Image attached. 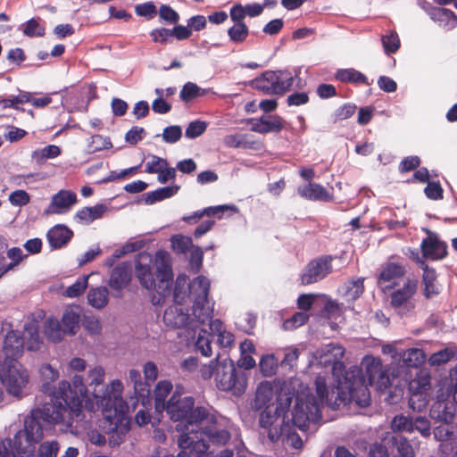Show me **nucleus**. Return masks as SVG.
<instances>
[{
  "label": "nucleus",
  "instance_id": "nucleus-1",
  "mask_svg": "<svg viewBox=\"0 0 457 457\" xmlns=\"http://www.w3.org/2000/svg\"><path fill=\"white\" fill-rule=\"evenodd\" d=\"M104 375V368L96 366L88 371L86 378L87 386L81 376L75 375L72 378V384L62 380L59 383L58 388L48 382L43 383L42 392L49 397V401L44 403L57 404L54 401V397L60 403V406L65 410L63 419L58 423L71 424L74 420H82V403L87 398V386H94L92 394L103 409L104 420L101 427L104 433L110 435L109 444L113 447L123 442L124 436L129 430V420L127 417L129 406L120 395L122 384L120 380L112 382V392L96 390V386H103Z\"/></svg>",
  "mask_w": 457,
  "mask_h": 457
},
{
  "label": "nucleus",
  "instance_id": "nucleus-2",
  "mask_svg": "<svg viewBox=\"0 0 457 457\" xmlns=\"http://www.w3.org/2000/svg\"><path fill=\"white\" fill-rule=\"evenodd\" d=\"M135 275L140 285L153 290L152 303L162 305L172 293L173 271L170 254L163 250L155 253L154 259L149 253H140L135 260ZM188 278L185 274L177 277L173 289L174 303L184 304L190 295Z\"/></svg>",
  "mask_w": 457,
  "mask_h": 457
},
{
  "label": "nucleus",
  "instance_id": "nucleus-3",
  "mask_svg": "<svg viewBox=\"0 0 457 457\" xmlns=\"http://www.w3.org/2000/svg\"><path fill=\"white\" fill-rule=\"evenodd\" d=\"M345 349L337 344H328L316 351V358L323 366H331L332 374L337 378V397L330 404V408L337 410L340 405H346L354 402L360 407L370 404V394L365 378L361 376V370L353 368L345 371L341 359Z\"/></svg>",
  "mask_w": 457,
  "mask_h": 457
},
{
  "label": "nucleus",
  "instance_id": "nucleus-4",
  "mask_svg": "<svg viewBox=\"0 0 457 457\" xmlns=\"http://www.w3.org/2000/svg\"><path fill=\"white\" fill-rule=\"evenodd\" d=\"M43 403L41 408L34 409L24 420V428L17 431L13 439L4 438L0 441V457H16L12 450L20 457H33L35 445L44 436V429H47L62 420L63 411L60 403Z\"/></svg>",
  "mask_w": 457,
  "mask_h": 457
},
{
  "label": "nucleus",
  "instance_id": "nucleus-5",
  "mask_svg": "<svg viewBox=\"0 0 457 457\" xmlns=\"http://www.w3.org/2000/svg\"><path fill=\"white\" fill-rule=\"evenodd\" d=\"M189 290L193 296L192 315L187 308L179 303L168 307L163 313V321L168 327L185 328L188 334L195 333L200 325L205 324L213 315V307L208 301L210 280L198 276L192 280Z\"/></svg>",
  "mask_w": 457,
  "mask_h": 457
},
{
  "label": "nucleus",
  "instance_id": "nucleus-6",
  "mask_svg": "<svg viewBox=\"0 0 457 457\" xmlns=\"http://www.w3.org/2000/svg\"><path fill=\"white\" fill-rule=\"evenodd\" d=\"M291 397L279 398L278 405L272 412L270 409L262 411L259 417V425L262 429V435H267L268 439L274 443L282 438L284 444L300 449L303 446V440L295 433V427L289 422H286V414L291 405Z\"/></svg>",
  "mask_w": 457,
  "mask_h": 457
},
{
  "label": "nucleus",
  "instance_id": "nucleus-7",
  "mask_svg": "<svg viewBox=\"0 0 457 457\" xmlns=\"http://www.w3.org/2000/svg\"><path fill=\"white\" fill-rule=\"evenodd\" d=\"M317 396L312 394H298L292 411V423L299 429L305 431L311 424L317 425L321 420L320 407L332 401L328 399L327 381L324 376L318 375L314 381Z\"/></svg>",
  "mask_w": 457,
  "mask_h": 457
},
{
  "label": "nucleus",
  "instance_id": "nucleus-8",
  "mask_svg": "<svg viewBox=\"0 0 457 457\" xmlns=\"http://www.w3.org/2000/svg\"><path fill=\"white\" fill-rule=\"evenodd\" d=\"M204 379L214 377L216 386L220 391H234L235 395H241L246 387V379L243 373H238L233 361L228 356L217 355L209 364L204 365L201 370Z\"/></svg>",
  "mask_w": 457,
  "mask_h": 457
},
{
  "label": "nucleus",
  "instance_id": "nucleus-9",
  "mask_svg": "<svg viewBox=\"0 0 457 457\" xmlns=\"http://www.w3.org/2000/svg\"><path fill=\"white\" fill-rule=\"evenodd\" d=\"M194 406L195 399L192 396H182L174 392L167 401L164 411L171 420L184 421L186 428L193 431L194 427H198L204 418L208 417V410L205 407Z\"/></svg>",
  "mask_w": 457,
  "mask_h": 457
},
{
  "label": "nucleus",
  "instance_id": "nucleus-10",
  "mask_svg": "<svg viewBox=\"0 0 457 457\" xmlns=\"http://www.w3.org/2000/svg\"><path fill=\"white\" fill-rule=\"evenodd\" d=\"M0 381L10 395L20 399L26 395L29 374L18 360H4L0 363Z\"/></svg>",
  "mask_w": 457,
  "mask_h": 457
},
{
  "label": "nucleus",
  "instance_id": "nucleus-11",
  "mask_svg": "<svg viewBox=\"0 0 457 457\" xmlns=\"http://www.w3.org/2000/svg\"><path fill=\"white\" fill-rule=\"evenodd\" d=\"M364 371L361 369V376L365 378L366 383L370 386L377 385L378 389L383 391L393 386L395 376L390 378L386 370H384L379 359L366 357L363 361ZM394 375V372H392Z\"/></svg>",
  "mask_w": 457,
  "mask_h": 457
},
{
  "label": "nucleus",
  "instance_id": "nucleus-12",
  "mask_svg": "<svg viewBox=\"0 0 457 457\" xmlns=\"http://www.w3.org/2000/svg\"><path fill=\"white\" fill-rule=\"evenodd\" d=\"M332 255H322L310 261L301 274V283L304 286L317 283L332 272Z\"/></svg>",
  "mask_w": 457,
  "mask_h": 457
},
{
  "label": "nucleus",
  "instance_id": "nucleus-13",
  "mask_svg": "<svg viewBox=\"0 0 457 457\" xmlns=\"http://www.w3.org/2000/svg\"><path fill=\"white\" fill-rule=\"evenodd\" d=\"M199 434L204 437L206 445H224L230 440V433L213 415L208 412V417L200 425ZM209 447V445H207Z\"/></svg>",
  "mask_w": 457,
  "mask_h": 457
},
{
  "label": "nucleus",
  "instance_id": "nucleus-14",
  "mask_svg": "<svg viewBox=\"0 0 457 457\" xmlns=\"http://www.w3.org/2000/svg\"><path fill=\"white\" fill-rule=\"evenodd\" d=\"M430 388L428 377H421L409 383V407L414 411H421L428 403V391Z\"/></svg>",
  "mask_w": 457,
  "mask_h": 457
},
{
  "label": "nucleus",
  "instance_id": "nucleus-15",
  "mask_svg": "<svg viewBox=\"0 0 457 457\" xmlns=\"http://www.w3.org/2000/svg\"><path fill=\"white\" fill-rule=\"evenodd\" d=\"M417 283L408 280L402 288L391 295V305L398 310L401 315L411 312L415 307L411 298L416 293Z\"/></svg>",
  "mask_w": 457,
  "mask_h": 457
},
{
  "label": "nucleus",
  "instance_id": "nucleus-16",
  "mask_svg": "<svg viewBox=\"0 0 457 457\" xmlns=\"http://www.w3.org/2000/svg\"><path fill=\"white\" fill-rule=\"evenodd\" d=\"M176 429L182 431L178 438V445L182 450L190 449L198 453H205L208 450V446L204 443V437L198 433L200 432V425L194 427V430L190 431L186 428L185 425L181 427L180 424H178Z\"/></svg>",
  "mask_w": 457,
  "mask_h": 457
},
{
  "label": "nucleus",
  "instance_id": "nucleus-17",
  "mask_svg": "<svg viewBox=\"0 0 457 457\" xmlns=\"http://www.w3.org/2000/svg\"><path fill=\"white\" fill-rule=\"evenodd\" d=\"M77 203V195L71 191L62 189L54 194L46 209V214H64L69 212Z\"/></svg>",
  "mask_w": 457,
  "mask_h": 457
},
{
  "label": "nucleus",
  "instance_id": "nucleus-18",
  "mask_svg": "<svg viewBox=\"0 0 457 457\" xmlns=\"http://www.w3.org/2000/svg\"><path fill=\"white\" fill-rule=\"evenodd\" d=\"M281 397L286 398L288 396L286 395H279L277 398L276 403L270 405V403L273 398V387L268 381L262 382L257 386L255 396L253 402V408H254L255 410H261L264 408L262 411L270 409L272 412H274L278 405V399Z\"/></svg>",
  "mask_w": 457,
  "mask_h": 457
},
{
  "label": "nucleus",
  "instance_id": "nucleus-19",
  "mask_svg": "<svg viewBox=\"0 0 457 457\" xmlns=\"http://www.w3.org/2000/svg\"><path fill=\"white\" fill-rule=\"evenodd\" d=\"M420 247L423 256L432 260L443 259L447 255V245L432 232L422 240Z\"/></svg>",
  "mask_w": 457,
  "mask_h": 457
},
{
  "label": "nucleus",
  "instance_id": "nucleus-20",
  "mask_svg": "<svg viewBox=\"0 0 457 457\" xmlns=\"http://www.w3.org/2000/svg\"><path fill=\"white\" fill-rule=\"evenodd\" d=\"M131 278V264L126 262H120L112 270L109 286L112 290L120 292L129 284Z\"/></svg>",
  "mask_w": 457,
  "mask_h": 457
},
{
  "label": "nucleus",
  "instance_id": "nucleus-21",
  "mask_svg": "<svg viewBox=\"0 0 457 457\" xmlns=\"http://www.w3.org/2000/svg\"><path fill=\"white\" fill-rule=\"evenodd\" d=\"M24 339L17 330L9 331L4 340V360H17L23 353Z\"/></svg>",
  "mask_w": 457,
  "mask_h": 457
},
{
  "label": "nucleus",
  "instance_id": "nucleus-22",
  "mask_svg": "<svg viewBox=\"0 0 457 457\" xmlns=\"http://www.w3.org/2000/svg\"><path fill=\"white\" fill-rule=\"evenodd\" d=\"M454 413V403L441 398L440 395H437V399L431 405L429 411L431 419L445 423H450L453 420Z\"/></svg>",
  "mask_w": 457,
  "mask_h": 457
},
{
  "label": "nucleus",
  "instance_id": "nucleus-23",
  "mask_svg": "<svg viewBox=\"0 0 457 457\" xmlns=\"http://www.w3.org/2000/svg\"><path fill=\"white\" fill-rule=\"evenodd\" d=\"M299 68L295 70V74L288 70L274 71V86L276 87L277 95L282 96L286 92L289 91L293 86L295 79L296 78L298 79V82L296 84L297 87H302V79L299 78Z\"/></svg>",
  "mask_w": 457,
  "mask_h": 457
},
{
  "label": "nucleus",
  "instance_id": "nucleus-24",
  "mask_svg": "<svg viewBox=\"0 0 457 457\" xmlns=\"http://www.w3.org/2000/svg\"><path fill=\"white\" fill-rule=\"evenodd\" d=\"M284 123L283 119L278 115H262L253 122L251 130L260 134L278 133L284 129Z\"/></svg>",
  "mask_w": 457,
  "mask_h": 457
},
{
  "label": "nucleus",
  "instance_id": "nucleus-25",
  "mask_svg": "<svg viewBox=\"0 0 457 457\" xmlns=\"http://www.w3.org/2000/svg\"><path fill=\"white\" fill-rule=\"evenodd\" d=\"M73 232L65 225L58 224L50 228L46 234L49 245L53 249H59L66 245L72 238Z\"/></svg>",
  "mask_w": 457,
  "mask_h": 457
},
{
  "label": "nucleus",
  "instance_id": "nucleus-26",
  "mask_svg": "<svg viewBox=\"0 0 457 457\" xmlns=\"http://www.w3.org/2000/svg\"><path fill=\"white\" fill-rule=\"evenodd\" d=\"M299 195L311 201L329 202L333 199L327 189L320 184L310 182L307 185L300 186L297 188Z\"/></svg>",
  "mask_w": 457,
  "mask_h": 457
},
{
  "label": "nucleus",
  "instance_id": "nucleus-27",
  "mask_svg": "<svg viewBox=\"0 0 457 457\" xmlns=\"http://www.w3.org/2000/svg\"><path fill=\"white\" fill-rule=\"evenodd\" d=\"M24 347L28 351L36 352L38 351L42 345L43 340L39 336V326L37 321H29L24 325Z\"/></svg>",
  "mask_w": 457,
  "mask_h": 457
},
{
  "label": "nucleus",
  "instance_id": "nucleus-28",
  "mask_svg": "<svg viewBox=\"0 0 457 457\" xmlns=\"http://www.w3.org/2000/svg\"><path fill=\"white\" fill-rule=\"evenodd\" d=\"M429 17L445 30H452L457 26V15L450 9L436 6Z\"/></svg>",
  "mask_w": 457,
  "mask_h": 457
},
{
  "label": "nucleus",
  "instance_id": "nucleus-29",
  "mask_svg": "<svg viewBox=\"0 0 457 457\" xmlns=\"http://www.w3.org/2000/svg\"><path fill=\"white\" fill-rule=\"evenodd\" d=\"M106 211L107 206L104 204H97L92 207H84L76 212L75 220L78 222L88 225L94 220L101 219Z\"/></svg>",
  "mask_w": 457,
  "mask_h": 457
},
{
  "label": "nucleus",
  "instance_id": "nucleus-30",
  "mask_svg": "<svg viewBox=\"0 0 457 457\" xmlns=\"http://www.w3.org/2000/svg\"><path fill=\"white\" fill-rule=\"evenodd\" d=\"M274 71H266L251 81V86L264 94L277 95L274 86Z\"/></svg>",
  "mask_w": 457,
  "mask_h": 457
},
{
  "label": "nucleus",
  "instance_id": "nucleus-31",
  "mask_svg": "<svg viewBox=\"0 0 457 457\" xmlns=\"http://www.w3.org/2000/svg\"><path fill=\"white\" fill-rule=\"evenodd\" d=\"M335 78L345 83L363 84L366 86H370L372 83V81H369L363 73L353 68L338 70L335 74Z\"/></svg>",
  "mask_w": 457,
  "mask_h": 457
},
{
  "label": "nucleus",
  "instance_id": "nucleus-32",
  "mask_svg": "<svg viewBox=\"0 0 457 457\" xmlns=\"http://www.w3.org/2000/svg\"><path fill=\"white\" fill-rule=\"evenodd\" d=\"M172 384L169 380H161L157 383L154 390V409L157 412H162L167 404L166 397L172 390Z\"/></svg>",
  "mask_w": 457,
  "mask_h": 457
},
{
  "label": "nucleus",
  "instance_id": "nucleus-33",
  "mask_svg": "<svg viewBox=\"0 0 457 457\" xmlns=\"http://www.w3.org/2000/svg\"><path fill=\"white\" fill-rule=\"evenodd\" d=\"M421 269L423 270L424 295L426 298H432L439 294L438 287L435 284L436 278V270L429 268L424 262H421Z\"/></svg>",
  "mask_w": 457,
  "mask_h": 457
},
{
  "label": "nucleus",
  "instance_id": "nucleus-34",
  "mask_svg": "<svg viewBox=\"0 0 457 457\" xmlns=\"http://www.w3.org/2000/svg\"><path fill=\"white\" fill-rule=\"evenodd\" d=\"M363 290V278H359L345 283L339 291L347 301H354L362 295Z\"/></svg>",
  "mask_w": 457,
  "mask_h": 457
},
{
  "label": "nucleus",
  "instance_id": "nucleus-35",
  "mask_svg": "<svg viewBox=\"0 0 457 457\" xmlns=\"http://www.w3.org/2000/svg\"><path fill=\"white\" fill-rule=\"evenodd\" d=\"M109 300V292L105 287L91 288L87 293L88 303L96 309L105 307Z\"/></svg>",
  "mask_w": 457,
  "mask_h": 457
},
{
  "label": "nucleus",
  "instance_id": "nucleus-36",
  "mask_svg": "<svg viewBox=\"0 0 457 457\" xmlns=\"http://www.w3.org/2000/svg\"><path fill=\"white\" fill-rule=\"evenodd\" d=\"M179 190V187L177 185L157 188L156 190L146 194L145 202L146 204H153L156 202L162 201L175 195Z\"/></svg>",
  "mask_w": 457,
  "mask_h": 457
},
{
  "label": "nucleus",
  "instance_id": "nucleus-37",
  "mask_svg": "<svg viewBox=\"0 0 457 457\" xmlns=\"http://www.w3.org/2000/svg\"><path fill=\"white\" fill-rule=\"evenodd\" d=\"M44 333L46 338L54 343L60 342L65 334L60 321L55 318L46 320Z\"/></svg>",
  "mask_w": 457,
  "mask_h": 457
},
{
  "label": "nucleus",
  "instance_id": "nucleus-38",
  "mask_svg": "<svg viewBox=\"0 0 457 457\" xmlns=\"http://www.w3.org/2000/svg\"><path fill=\"white\" fill-rule=\"evenodd\" d=\"M401 359L406 367L418 368L425 362L426 354L421 349L410 348L403 352Z\"/></svg>",
  "mask_w": 457,
  "mask_h": 457
},
{
  "label": "nucleus",
  "instance_id": "nucleus-39",
  "mask_svg": "<svg viewBox=\"0 0 457 457\" xmlns=\"http://www.w3.org/2000/svg\"><path fill=\"white\" fill-rule=\"evenodd\" d=\"M80 316L72 309L66 310L62 317L61 325L65 334L75 335L79 328Z\"/></svg>",
  "mask_w": 457,
  "mask_h": 457
},
{
  "label": "nucleus",
  "instance_id": "nucleus-40",
  "mask_svg": "<svg viewBox=\"0 0 457 457\" xmlns=\"http://www.w3.org/2000/svg\"><path fill=\"white\" fill-rule=\"evenodd\" d=\"M388 442L395 446L401 457H414L413 447L406 437L395 435L389 437Z\"/></svg>",
  "mask_w": 457,
  "mask_h": 457
},
{
  "label": "nucleus",
  "instance_id": "nucleus-41",
  "mask_svg": "<svg viewBox=\"0 0 457 457\" xmlns=\"http://www.w3.org/2000/svg\"><path fill=\"white\" fill-rule=\"evenodd\" d=\"M61 154V148L55 145H49L43 148L37 149L32 153V160L37 164H42L47 159L56 158Z\"/></svg>",
  "mask_w": 457,
  "mask_h": 457
},
{
  "label": "nucleus",
  "instance_id": "nucleus-42",
  "mask_svg": "<svg viewBox=\"0 0 457 457\" xmlns=\"http://www.w3.org/2000/svg\"><path fill=\"white\" fill-rule=\"evenodd\" d=\"M212 340V336L206 329H200L197 339L195 341V349L197 352L201 353L204 356H211L212 354V347L211 343Z\"/></svg>",
  "mask_w": 457,
  "mask_h": 457
},
{
  "label": "nucleus",
  "instance_id": "nucleus-43",
  "mask_svg": "<svg viewBox=\"0 0 457 457\" xmlns=\"http://www.w3.org/2000/svg\"><path fill=\"white\" fill-rule=\"evenodd\" d=\"M129 381L133 384L135 394L138 396L144 397L148 395L150 389L147 383L142 381L141 373L139 370L131 369L129 372Z\"/></svg>",
  "mask_w": 457,
  "mask_h": 457
},
{
  "label": "nucleus",
  "instance_id": "nucleus-44",
  "mask_svg": "<svg viewBox=\"0 0 457 457\" xmlns=\"http://www.w3.org/2000/svg\"><path fill=\"white\" fill-rule=\"evenodd\" d=\"M391 428L394 432H413V418L403 414L396 415L391 421Z\"/></svg>",
  "mask_w": 457,
  "mask_h": 457
},
{
  "label": "nucleus",
  "instance_id": "nucleus-45",
  "mask_svg": "<svg viewBox=\"0 0 457 457\" xmlns=\"http://www.w3.org/2000/svg\"><path fill=\"white\" fill-rule=\"evenodd\" d=\"M206 90L198 87L195 83L187 82L179 93V97L183 102H189L197 96L205 95Z\"/></svg>",
  "mask_w": 457,
  "mask_h": 457
},
{
  "label": "nucleus",
  "instance_id": "nucleus-46",
  "mask_svg": "<svg viewBox=\"0 0 457 457\" xmlns=\"http://www.w3.org/2000/svg\"><path fill=\"white\" fill-rule=\"evenodd\" d=\"M249 35V29L245 23H235L228 29V36L231 42L243 43Z\"/></svg>",
  "mask_w": 457,
  "mask_h": 457
},
{
  "label": "nucleus",
  "instance_id": "nucleus-47",
  "mask_svg": "<svg viewBox=\"0 0 457 457\" xmlns=\"http://www.w3.org/2000/svg\"><path fill=\"white\" fill-rule=\"evenodd\" d=\"M404 268L397 263L387 264L379 274V281L389 282L394 278H400L404 274Z\"/></svg>",
  "mask_w": 457,
  "mask_h": 457
},
{
  "label": "nucleus",
  "instance_id": "nucleus-48",
  "mask_svg": "<svg viewBox=\"0 0 457 457\" xmlns=\"http://www.w3.org/2000/svg\"><path fill=\"white\" fill-rule=\"evenodd\" d=\"M22 33L29 37H43L45 27L39 23V19L32 18L21 25Z\"/></svg>",
  "mask_w": 457,
  "mask_h": 457
},
{
  "label": "nucleus",
  "instance_id": "nucleus-49",
  "mask_svg": "<svg viewBox=\"0 0 457 457\" xmlns=\"http://www.w3.org/2000/svg\"><path fill=\"white\" fill-rule=\"evenodd\" d=\"M259 367L264 377H271L277 372L278 360L273 354L264 355L260 361Z\"/></svg>",
  "mask_w": 457,
  "mask_h": 457
},
{
  "label": "nucleus",
  "instance_id": "nucleus-50",
  "mask_svg": "<svg viewBox=\"0 0 457 457\" xmlns=\"http://www.w3.org/2000/svg\"><path fill=\"white\" fill-rule=\"evenodd\" d=\"M456 353V348H444L442 350L437 351L436 353H434L429 358V362L431 365H441L446 363L447 361L454 358Z\"/></svg>",
  "mask_w": 457,
  "mask_h": 457
},
{
  "label": "nucleus",
  "instance_id": "nucleus-51",
  "mask_svg": "<svg viewBox=\"0 0 457 457\" xmlns=\"http://www.w3.org/2000/svg\"><path fill=\"white\" fill-rule=\"evenodd\" d=\"M31 101V95L28 92H21L16 96H12L10 98H1L0 104L3 108H13L18 110L19 104L29 103Z\"/></svg>",
  "mask_w": 457,
  "mask_h": 457
},
{
  "label": "nucleus",
  "instance_id": "nucleus-52",
  "mask_svg": "<svg viewBox=\"0 0 457 457\" xmlns=\"http://www.w3.org/2000/svg\"><path fill=\"white\" fill-rule=\"evenodd\" d=\"M6 256L11 260L10 262L5 261V266L9 271L13 270L26 257L20 247H12L7 250Z\"/></svg>",
  "mask_w": 457,
  "mask_h": 457
},
{
  "label": "nucleus",
  "instance_id": "nucleus-53",
  "mask_svg": "<svg viewBox=\"0 0 457 457\" xmlns=\"http://www.w3.org/2000/svg\"><path fill=\"white\" fill-rule=\"evenodd\" d=\"M433 435L436 441H452L454 438V430L453 428L449 425V423L444 422L443 424L434 428Z\"/></svg>",
  "mask_w": 457,
  "mask_h": 457
},
{
  "label": "nucleus",
  "instance_id": "nucleus-54",
  "mask_svg": "<svg viewBox=\"0 0 457 457\" xmlns=\"http://www.w3.org/2000/svg\"><path fill=\"white\" fill-rule=\"evenodd\" d=\"M308 320L309 315L306 314L305 312H295L294 315H292L290 318L287 319L283 322L282 327L285 330H293L304 325L308 321Z\"/></svg>",
  "mask_w": 457,
  "mask_h": 457
},
{
  "label": "nucleus",
  "instance_id": "nucleus-55",
  "mask_svg": "<svg viewBox=\"0 0 457 457\" xmlns=\"http://www.w3.org/2000/svg\"><path fill=\"white\" fill-rule=\"evenodd\" d=\"M58 452L59 444L57 441H45L39 445L36 457H56Z\"/></svg>",
  "mask_w": 457,
  "mask_h": 457
},
{
  "label": "nucleus",
  "instance_id": "nucleus-56",
  "mask_svg": "<svg viewBox=\"0 0 457 457\" xmlns=\"http://www.w3.org/2000/svg\"><path fill=\"white\" fill-rule=\"evenodd\" d=\"M87 276L79 278L75 283L66 288L64 295L74 298L82 295L87 287Z\"/></svg>",
  "mask_w": 457,
  "mask_h": 457
},
{
  "label": "nucleus",
  "instance_id": "nucleus-57",
  "mask_svg": "<svg viewBox=\"0 0 457 457\" xmlns=\"http://www.w3.org/2000/svg\"><path fill=\"white\" fill-rule=\"evenodd\" d=\"M381 41L386 54H395L400 47V39L396 32L382 36Z\"/></svg>",
  "mask_w": 457,
  "mask_h": 457
},
{
  "label": "nucleus",
  "instance_id": "nucleus-58",
  "mask_svg": "<svg viewBox=\"0 0 457 457\" xmlns=\"http://www.w3.org/2000/svg\"><path fill=\"white\" fill-rule=\"evenodd\" d=\"M256 325V316L253 313H245L236 321L237 328L246 334H252Z\"/></svg>",
  "mask_w": 457,
  "mask_h": 457
},
{
  "label": "nucleus",
  "instance_id": "nucleus-59",
  "mask_svg": "<svg viewBox=\"0 0 457 457\" xmlns=\"http://www.w3.org/2000/svg\"><path fill=\"white\" fill-rule=\"evenodd\" d=\"M171 245L178 253H186L192 246V240L189 237L175 235L171 237Z\"/></svg>",
  "mask_w": 457,
  "mask_h": 457
},
{
  "label": "nucleus",
  "instance_id": "nucleus-60",
  "mask_svg": "<svg viewBox=\"0 0 457 457\" xmlns=\"http://www.w3.org/2000/svg\"><path fill=\"white\" fill-rule=\"evenodd\" d=\"M182 137V129L179 125H171L164 128L162 137L167 144H175Z\"/></svg>",
  "mask_w": 457,
  "mask_h": 457
},
{
  "label": "nucleus",
  "instance_id": "nucleus-61",
  "mask_svg": "<svg viewBox=\"0 0 457 457\" xmlns=\"http://www.w3.org/2000/svg\"><path fill=\"white\" fill-rule=\"evenodd\" d=\"M206 129H207V123L205 121L194 120V121H191L187 125V127L186 129L185 136H186V137L190 138V139L196 138L199 136H201L203 133H204Z\"/></svg>",
  "mask_w": 457,
  "mask_h": 457
},
{
  "label": "nucleus",
  "instance_id": "nucleus-62",
  "mask_svg": "<svg viewBox=\"0 0 457 457\" xmlns=\"http://www.w3.org/2000/svg\"><path fill=\"white\" fill-rule=\"evenodd\" d=\"M159 16L169 24H176L179 21V13L167 4H162L160 6Z\"/></svg>",
  "mask_w": 457,
  "mask_h": 457
},
{
  "label": "nucleus",
  "instance_id": "nucleus-63",
  "mask_svg": "<svg viewBox=\"0 0 457 457\" xmlns=\"http://www.w3.org/2000/svg\"><path fill=\"white\" fill-rule=\"evenodd\" d=\"M135 12L137 16L145 17L147 20H151L157 13V9L153 2H147L141 4H137L135 7Z\"/></svg>",
  "mask_w": 457,
  "mask_h": 457
},
{
  "label": "nucleus",
  "instance_id": "nucleus-64",
  "mask_svg": "<svg viewBox=\"0 0 457 457\" xmlns=\"http://www.w3.org/2000/svg\"><path fill=\"white\" fill-rule=\"evenodd\" d=\"M112 146V144L109 137H104L101 135H94L91 137V142L89 147L93 152H99L104 149H109Z\"/></svg>",
  "mask_w": 457,
  "mask_h": 457
}]
</instances>
